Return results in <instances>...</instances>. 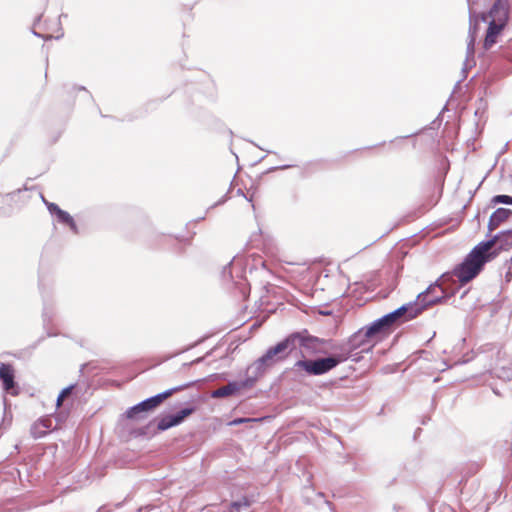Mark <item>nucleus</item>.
Instances as JSON below:
<instances>
[{
    "instance_id": "f257e3e1",
    "label": "nucleus",
    "mask_w": 512,
    "mask_h": 512,
    "mask_svg": "<svg viewBox=\"0 0 512 512\" xmlns=\"http://www.w3.org/2000/svg\"><path fill=\"white\" fill-rule=\"evenodd\" d=\"M499 238L500 236L496 235L492 239L476 245L464 261L456 266L452 273H449L452 278L457 277L461 284H466L474 279L481 272L485 263L497 256L498 252L492 249ZM451 282L453 283L454 280L452 279Z\"/></svg>"
},
{
    "instance_id": "f03ea898",
    "label": "nucleus",
    "mask_w": 512,
    "mask_h": 512,
    "mask_svg": "<svg viewBox=\"0 0 512 512\" xmlns=\"http://www.w3.org/2000/svg\"><path fill=\"white\" fill-rule=\"evenodd\" d=\"M347 360V353H335L332 356L326 358H318L315 360L300 359L294 364V370L305 371L308 375H323L338 364Z\"/></svg>"
},
{
    "instance_id": "7ed1b4c3",
    "label": "nucleus",
    "mask_w": 512,
    "mask_h": 512,
    "mask_svg": "<svg viewBox=\"0 0 512 512\" xmlns=\"http://www.w3.org/2000/svg\"><path fill=\"white\" fill-rule=\"evenodd\" d=\"M438 287V284H431L425 291L418 294L416 302L405 304L396 309V312H398V315L400 316V320H410L418 316L427 307L437 304L441 300V297L444 296L443 294L436 295L433 298H428V296Z\"/></svg>"
},
{
    "instance_id": "20e7f679",
    "label": "nucleus",
    "mask_w": 512,
    "mask_h": 512,
    "mask_svg": "<svg viewBox=\"0 0 512 512\" xmlns=\"http://www.w3.org/2000/svg\"><path fill=\"white\" fill-rule=\"evenodd\" d=\"M295 337L296 336H292L290 334L283 341L269 348L266 353L254 363L253 367L257 371H260L264 367L270 366L276 361L284 359L292 350H294L293 341Z\"/></svg>"
},
{
    "instance_id": "39448f33",
    "label": "nucleus",
    "mask_w": 512,
    "mask_h": 512,
    "mask_svg": "<svg viewBox=\"0 0 512 512\" xmlns=\"http://www.w3.org/2000/svg\"><path fill=\"white\" fill-rule=\"evenodd\" d=\"M188 386L189 385H183L181 387L172 388V389H169L162 393H159L153 397H150V398L134 405L133 407L129 408L126 411V417L129 419H134V420L143 419L147 412L156 408L165 399H167L169 396H171L174 392L179 391Z\"/></svg>"
},
{
    "instance_id": "423d86ee",
    "label": "nucleus",
    "mask_w": 512,
    "mask_h": 512,
    "mask_svg": "<svg viewBox=\"0 0 512 512\" xmlns=\"http://www.w3.org/2000/svg\"><path fill=\"white\" fill-rule=\"evenodd\" d=\"M375 331H370V325L359 329L349 340L342 344L339 353H347V359L352 356V352L361 349V352H367L371 349L370 338L375 336Z\"/></svg>"
},
{
    "instance_id": "0eeeda50",
    "label": "nucleus",
    "mask_w": 512,
    "mask_h": 512,
    "mask_svg": "<svg viewBox=\"0 0 512 512\" xmlns=\"http://www.w3.org/2000/svg\"><path fill=\"white\" fill-rule=\"evenodd\" d=\"M291 335L296 336L293 341L294 349L298 345L302 349L301 354L303 357H305L306 354L312 355L327 352V350L324 348L326 341L318 337L311 336L307 330L295 332Z\"/></svg>"
},
{
    "instance_id": "6e6552de",
    "label": "nucleus",
    "mask_w": 512,
    "mask_h": 512,
    "mask_svg": "<svg viewBox=\"0 0 512 512\" xmlns=\"http://www.w3.org/2000/svg\"><path fill=\"white\" fill-rule=\"evenodd\" d=\"M509 18L508 4L504 0H497L487 14H482L481 19L491 24L506 26Z\"/></svg>"
},
{
    "instance_id": "1a4fd4ad",
    "label": "nucleus",
    "mask_w": 512,
    "mask_h": 512,
    "mask_svg": "<svg viewBox=\"0 0 512 512\" xmlns=\"http://www.w3.org/2000/svg\"><path fill=\"white\" fill-rule=\"evenodd\" d=\"M193 412V407H187L180 410L176 414L164 416L159 420L157 428L161 431H164L173 426L179 425L186 417L191 415Z\"/></svg>"
},
{
    "instance_id": "9d476101",
    "label": "nucleus",
    "mask_w": 512,
    "mask_h": 512,
    "mask_svg": "<svg viewBox=\"0 0 512 512\" xmlns=\"http://www.w3.org/2000/svg\"><path fill=\"white\" fill-rule=\"evenodd\" d=\"M477 20L475 19L473 13L470 11V27L468 33V42L466 48V61L465 66H472L474 64V53H475V40H476V27Z\"/></svg>"
},
{
    "instance_id": "9b49d317",
    "label": "nucleus",
    "mask_w": 512,
    "mask_h": 512,
    "mask_svg": "<svg viewBox=\"0 0 512 512\" xmlns=\"http://www.w3.org/2000/svg\"><path fill=\"white\" fill-rule=\"evenodd\" d=\"M0 380L3 383L4 390L11 394V395H17L18 394V388L14 381V370L13 368L8 364H1L0 366Z\"/></svg>"
},
{
    "instance_id": "f8f14e48",
    "label": "nucleus",
    "mask_w": 512,
    "mask_h": 512,
    "mask_svg": "<svg viewBox=\"0 0 512 512\" xmlns=\"http://www.w3.org/2000/svg\"><path fill=\"white\" fill-rule=\"evenodd\" d=\"M451 281H452V276L449 273H444L443 275H441V277L436 282L433 283V284H438L439 287L437 289H435L434 292L430 293L428 298H433L436 295L443 294L444 296L441 297V300L438 302V303H440L447 297L454 295L455 291L450 289V287H449L450 283H452Z\"/></svg>"
},
{
    "instance_id": "ddd939ff",
    "label": "nucleus",
    "mask_w": 512,
    "mask_h": 512,
    "mask_svg": "<svg viewBox=\"0 0 512 512\" xmlns=\"http://www.w3.org/2000/svg\"><path fill=\"white\" fill-rule=\"evenodd\" d=\"M246 386V382H229L211 393L212 398H223L235 394Z\"/></svg>"
},
{
    "instance_id": "4468645a",
    "label": "nucleus",
    "mask_w": 512,
    "mask_h": 512,
    "mask_svg": "<svg viewBox=\"0 0 512 512\" xmlns=\"http://www.w3.org/2000/svg\"><path fill=\"white\" fill-rule=\"evenodd\" d=\"M488 29L483 43V48L489 50L497 41V37L505 26L488 23Z\"/></svg>"
},
{
    "instance_id": "2eb2a0df",
    "label": "nucleus",
    "mask_w": 512,
    "mask_h": 512,
    "mask_svg": "<svg viewBox=\"0 0 512 512\" xmlns=\"http://www.w3.org/2000/svg\"><path fill=\"white\" fill-rule=\"evenodd\" d=\"M512 214V211L510 209H507V208H498L491 216H490V219H489V223H488V229L489 231H493L495 230L496 228H498V226L506 221Z\"/></svg>"
},
{
    "instance_id": "dca6fc26",
    "label": "nucleus",
    "mask_w": 512,
    "mask_h": 512,
    "mask_svg": "<svg viewBox=\"0 0 512 512\" xmlns=\"http://www.w3.org/2000/svg\"><path fill=\"white\" fill-rule=\"evenodd\" d=\"M393 324L392 319L388 317V314H386L370 324V331H375V333L378 334L381 331L388 329Z\"/></svg>"
},
{
    "instance_id": "f3484780",
    "label": "nucleus",
    "mask_w": 512,
    "mask_h": 512,
    "mask_svg": "<svg viewBox=\"0 0 512 512\" xmlns=\"http://www.w3.org/2000/svg\"><path fill=\"white\" fill-rule=\"evenodd\" d=\"M56 217L59 222L68 225L74 233H78L77 225L72 216L68 212L64 210H59V213L56 215Z\"/></svg>"
},
{
    "instance_id": "a211bd4d",
    "label": "nucleus",
    "mask_w": 512,
    "mask_h": 512,
    "mask_svg": "<svg viewBox=\"0 0 512 512\" xmlns=\"http://www.w3.org/2000/svg\"><path fill=\"white\" fill-rule=\"evenodd\" d=\"M495 375L503 380H511L512 379V363L505 365L499 364L494 371Z\"/></svg>"
},
{
    "instance_id": "6ab92c4d",
    "label": "nucleus",
    "mask_w": 512,
    "mask_h": 512,
    "mask_svg": "<svg viewBox=\"0 0 512 512\" xmlns=\"http://www.w3.org/2000/svg\"><path fill=\"white\" fill-rule=\"evenodd\" d=\"M249 506L250 502L248 501V499L243 498L242 500L235 501L231 504V512H241L244 510H248Z\"/></svg>"
},
{
    "instance_id": "aec40b11",
    "label": "nucleus",
    "mask_w": 512,
    "mask_h": 512,
    "mask_svg": "<svg viewBox=\"0 0 512 512\" xmlns=\"http://www.w3.org/2000/svg\"><path fill=\"white\" fill-rule=\"evenodd\" d=\"M31 434L34 438H41L46 435V430L40 427V424L34 423L31 427Z\"/></svg>"
},
{
    "instance_id": "412c9836",
    "label": "nucleus",
    "mask_w": 512,
    "mask_h": 512,
    "mask_svg": "<svg viewBox=\"0 0 512 512\" xmlns=\"http://www.w3.org/2000/svg\"><path fill=\"white\" fill-rule=\"evenodd\" d=\"M73 388H74V386L71 385L69 387L64 388L61 391V393L59 394V396L57 398V406H60L62 404V402L64 401V399L71 394Z\"/></svg>"
},
{
    "instance_id": "4be33fe9",
    "label": "nucleus",
    "mask_w": 512,
    "mask_h": 512,
    "mask_svg": "<svg viewBox=\"0 0 512 512\" xmlns=\"http://www.w3.org/2000/svg\"><path fill=\"white\" fill-rule=\"evenodd\" d=\"M492 202L495 204H512V197L508 195H496L493 197Z\"/></svg>"
},
{
    "instance_id": "5701e85b",
    "label": "nucleus",
    "mask_w": 512,
    "mask_h": 512,
    "mask_svg": "<svg viewBox=\"0 0 512 512\" xmlns=\"http://www.w3.org/2000/svg\"><path fill=\"white\" fill-rule=\"evenodd\" d=\"M36 424H40V427L43 428V430H46V432L50 429L51 427V421L48 420V419H43V420H40L38 422H36Z\"/></svg>"
},
{
    "instance_id": "b1692460",
    "label": "nucleus",
    "mask_w": 512,
    "mask_h": 512,
    "mask_svg": "<svg viewBox=\"0 0 512 512\" xmlns=\"http://www.w3.org/2000/svg\"><path fill=\"white\" fill-rule=\"evenodd\" d=\"M48 210L51 214L57 215L59 213V210H61V209L58 207V205H56L54 203H49Z\"/></svg>"
},
{
    "instance_id": "393cba45",
    "label": "nucleus",
    "mask_w": 512,
    "mask_h": 512,
    "mask_svg": "<svg viewBox=\"0 0 512 512\" xmlns=\"http://www.w3.org/2000/svg\"><path fill=\"white\" fill-rule=\"evenodd\" d=\"M388 317L392 319L393 323H396L397 321L400 320V316L398 315V312H396V310L388 313Z\"/></svg>"
},
{
    "instance_id": "a878e982",
    "label": "nucleus",
    "mask_w": 512,
    "mask_h": 512,
    "mask_svg": "<svg viewBox=\"0 0 512 512\" xmlns=\"http://www.w3.org/2000/svg\"><path fill=\"white\" fill-rule=\"evenodd\" d=\"M508 233H509V234H511V233H512V230H511V231H508Z\"/></svg>"
}]
</instances>
